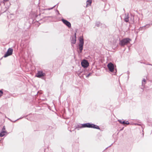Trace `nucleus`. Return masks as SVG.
Segmentation results:
<instances>
[{
	"label": "nucleus",
	"instance_id": "nucleus-1",
	"mask_svg": "<svg viewBox=\"0 0 152 152\" xmlns=\"http://www.w3.org/2000/svg\"><path fill=\"white\" fill-rule=\"evenodd\" d=\"M83 127H89V128H96V129H99V127L98 126L94 125L93 124H91L89 123H86L82 125Z\"/></svg>",
	"mask_w": 152,
	"mask_h": 152
},
{
	"label": "nucleus",
	"instance_id": "nucleus-2",
	"mask_svg": "<svg viewBox=\"0 0 152 152\" xmlns=\"http://www.w3.org/2000/svg\"><path fill=\"white\" fill-rule=\"evenodd\" d=\"M79 49L80 51L81 52L83 49V46L84 44L83 39V37H81L79 38Z\"/></svg>",
	"mask_w": 152,
	"mask_h": 152
},
{
	"label": "nucleus",
	"instance_id": "nucleus-3",
	"mask_svg": "<svg viewBox=\"0 0 152 152\" xmlns=\"http://www.w3.org/2000/svg\"><path fill=\"white\" fill-rule=\"evenodd\" d=\"M131 40V39L129 38L124 39L120 41V44L121 46H124L129 43Z\"/></svg>",
	"mask_w": 152,
	"mask_h": 152
},
{
	"label": "nucleus",
	"instance_id": "nucleus-4",
	"mask_svg": "<svg viewBox=\"0 0 152 152\" xmlns=\"http://www.w3.org/2000/svg\"><path fill=\"white\" fill-rule=\"evenodd\" d=\"M82 66L84 68L87 67L89 66V63L88 61L86 60H83L81 63Z\"/></svg>",
	"mask_w": 152,
	"mask_h": 152
},
{
	"label": "nucleus",
	"instance_id": "nucleus-5",
	"mask_svg": "<svg viewBox=\"0 0 152 152\" xmlns=\"http://www.w3.org/2000/svg\"><path fill=\"white\" fill-rule=\"evenodd\" d=\"M107 66L110 71L112 72L113 71L114 69V66L112 63L111 62L109 63L108 64Z\"/></svg>",
	"mask_w": 152,
	"mask_h": 152
},
{
	"label": "nucleus",
	"instance_id": "nucleus-6",
	"mask_svg": "<svg viewBox=\"0 0 152 152\" xmlns=\"http://www.w3.org/2000/svg\"><path fill=\"white\" fill-rule=\"evenodd\" d=\"M13 50L12 48H9L8 50L7 53L4 55V57H6L9 56L12 54Z\"/></svg>",
	"mask_w": 152,
	"mask_h": 152
},
{
	"label": "nucleus",
	"instance_id": "nucleus-7",
	"mask_svg": "<svg viewBox=\"0 0 152 152\" xmlns=\"http://www.w3.org/2000/svg\"><path fill=\"white\" fill-rule=\"evenodd\" d=\"M62 22H63V23H64L67 26H68L69 27L71 26V24L69 22L64 19H62Z\"/></svg>",
	"mask_w": 152,
	"mask_h": 152
},
{
	"label": "nucleus",
	"instance_id": "nucleus-8",
	"mask_svg": "<svg viewBox=\"0 0 152 152\" xmlns=\"http://www.w3.org/2000/svg\"><path fill=\"white\" fill-rule=\"evenodd\" d=\"M36 76L38 77H40L44 76V74L42 72L39 71L38 72V73Z\"/></svg>",
	"mask_w": 152,
	"mask_h": 152
},
{
	"label": "nucleus",
	"instance_id": "nucleus-9",
	"mask_svg": "<svg viewBox=\"0 0 152 152\" xmlns=\"http://www.w3.org/2000/svg\"><path fill=\"white\" fill-rule=\"evenodd\" d=\"M92 3V0H88L86 1V7H87L91 5Z\"/></svg>",
	"mask_w": 152,
	"mask_h": 152
},
{
	"label": "nucleus",
	"instance_id": "nucleus-10",
	"mask_svg": "<svg viewBox=\"0 0 152 152\" xmlns=\"http://www.w3.org/2000/svg\"><path fill=\"white\" fill-rule=\"evenodd\" d=\"M7 134L6 131H2L0 133V136L1 137Z\"/></svg>",
	"mask_w": 152,
	"mask_h": 152
},
{
	"label": "nucleus",
	"instance_id": "nucleus-11",
	"mask_svg": "<svg viewBox=\"0 0 152 152\" xmlns=\"http://www.w3.org/2000/svg\"><path fill=\"white\" fill-rule=\"evenodd\" d=\"M76 41V33H75V37L73 38V39L72 41V43L75 44V43Z\"/></svg>",
	"mask_w": 152,
	"mask_h": 152
},
{
	"label": "nucleus",
	"instance_id": "nucleus-12",
	"mask_svg": "<svg viewBox=\"0 0 152 152\" xmlns=\"http://www.w3.org/2000/svg\"><path fill=\"white\" fill-rule=\"evenodd\" d=\"M118 121L121 124H125V122L124 121H122L121 120H119Z\"/></svg>",
	"mask_w": 152,
	"mask_h": 152
},
{
	"label": "nucleus",
	"instance_id": "nucleus-13",
	"mask_svg": "<svg viewBox=\"0 0 152 152\" xmlns=\"http://www.w3.org/2000/svg\"><path fill=\"white\" fill-rule=\"evenodd\" d=\"M125 21L126 22H128L129 21V19L128 17H127L125 18Z\"/></svg>",
	"mask_w": 152,
	"mask_h": 152
},
{
	"label": "nucleus",
	"instance_id": "nucleus-14",
	"mask_svg": "<svg viewBox=\"0 0 152 152\" xmlns=\"http://www.w3.org/2000/svg\"><path fill=\"white\" fill-rule=\"evenodd\" d=\"M5 127L4 126H3L2 129V131H5Z\"/></svg>",
	"mask_w": 152,
	"mask_h": 152
},
{
	"label": "nucleus",
	"instance_id": "nucleus-15",
	"mask_svg": "<svg viewBox=\"0 0 152 152\" xmlns=\"http://www.w3.org/2000/svg\"><path fill=\"white\" fill-rule=\"evenodd\" d=\"M3 94V92L0 90V97Z\"/></svg>",
	"mask_w": 152,
	"mask_h": 152
},
{
	"label": "nucleus",
	"instance_id": "nucleus-16",
	"mask_svg": "<svg viewBox=\"0 0 152 152\" xmlns=\"http://www.w3.org/2000/svg\"><path fill=\"white\" fill-rule=\"evenodd\" d=\"M129 123L128 121H126V122H125V124H129Z\"/></svg>",
	"mask_w": 152,
	"mask_h": 152
},
{
	"label": "nucleus",
	"instance_id": "nucleus-17",
	"mask_svg": "<svg viewBox=\"0 0 152 152\" xmlns=\"http://www.w3.org/2000/svg\"><path fill=\"white\" fill-rule=\"evenodd\" d=\"M143 82H145V79H144V80H143Z\"/></svg>",
	"mask_w": 152,
	"mask_h": 152
}]
</instances>
